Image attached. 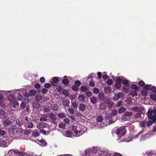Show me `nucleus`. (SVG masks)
I'll return each instance as SVG.
<instances>
[{"label":"nucleus","mask_w":156,"mask_h":156,"mask_svg":"<svg viewBox=\"0 0 156 156\" xmlns=\"http://www.w3.org/2000/svg\"><path fill=\"white\" fill-rule=\"evenodd\" d=\"M29 100L27 98H24L22 100V103L23 104H24L25 105H27L29 103Z\"/></svg>","instance_id":"nucleus-23"},{"label":"nucleus","mask_w":156,"mask_h":156,"mask_svg":"<svg viewBox=\"0 0 156 156\" xmlns=\"http://www.w3.org/2000/svg\"><path fill=\"white\" fill-rule=\"evenodd\" d=\"M12 106L15 108H17L19 106V103L18 102L15 101H13L12 102Z\"/></svg>","instance_id":"nucleus-28"},{"label":"nucleus","mask_w":156,"mask_h":156,"mask_svg":"<svg viewBox=\"0 0 156 156\" xmlns=\"http://www.w3.org/2000/svg\"><path fill=\"white\" fill-rule=\"evenodd\" d=\"M65 135L66 137H71L72 135V133L71 131L69 130H67L66 131Z\"/></svg>","instance_id":"nucleus-15"},{"label":"nucleus","mask_w":156,"mask_h":156,"mask_svg":"<svg viewBox=\"0 0 156 156\" xmlns=\"http://www.w3.org/2000/svg\"><path fill=\"white\" fill-rule=\"evenodd\" d=\"M56 89L59 92L61 91L62 90V86H57Z\"/></svg>","instance_id":"nucleus-59"},{"label":"nucleus","mask_w":156,"mask_h":156,"mask_svg":"<svg viewBox=\"0 0 156 156\" xmlns=\"http://www.w3.org/2000/svg\"><path fill=\"white\" fill-rule=\"evenodd\" d=\"M86 105L83 104H80L79 106V110L82 112L84 111L86 108Z\"/></svg>","instance_id":"nucleus-9"},{"label":"nucleus","mask_w":156,"mask_h":156,"mask_svg":"<svg viewBox=\"0 0 156 156\" xmlns=\"http://www.w3.org/2000/svg\"><path fill=\"white\" fill-rule=\"evenodd\" d=\"M103 119L101 116H98L96 119L97 121L98 122H101Z\"/></svg>","instance_id":"nucleus-33"},{"label":"nucleus","mask_w":156,"mask_h":156,"mask_svg":"<svg viewBox=\"0 0 156 156\" xmlns=\"http://www.w3.org/2000/svg\"><path fill=\"white\" fill-rule=\"evenodd\" d=\"M85 94L86 95V96L88 97H90L92 95L90 91H87Z\"/></svg>","instance_id":"nucleus-61"},{"label":"nucleus","mask_w":156,"mask_h":156,"mask_svg":"<svg viewBox=\"0 0 156 156\" xmlns=\"http://www.w3.org/2000/svg\"><path fill=\"white\" fill-rule=\"evenodd\" d=\"M124 85H127L128 83V81L127 80H122V83Z\"/></svg>","instance_id":"nucleus-53"},{"label":"nucleus","mask_w":156,"mask_h":156,"mask_svg":"<svg viewBox=\"0 0 156 156\" xmlns=\"http://www.w3.org/2000/svg\"><path fill=\"white\" fill-rule=\"evenodd\" d=\"M6 114L5 111L3 109H0V115H4Z\"/></svg>","instance_id":"nucleus-51"},{"label":"nucleus","mask_w":156,"mask_h":156,"mask_svg":"<svg viewBox=\"0 0 156 156\" xmlns=\"http://www.w3.org/2000/svg\"><path fill=\"white\" fill-rule=\"evenodd\" d=\"M1 138H0V146L3 147H6L8 145V142H6L4 140L1 139Z\"/></svg>","instance_id":"nucleus-6"},{"label":"nucleus","mask_w":156,"mask_h":156,"mask_svg":"<svg viewBox=\"0 0 156 156\" xmlns=\"http://www.w3.org/2000/svg\"><path fill=\"white\" fill-rule=\"evenodd\" d=\"M81 84V82L79 80L76 81L74 82V85L78 87Z\"/></svg>","instance_id":"nucleus-43"},{"label":"nucleus","mask_w":156,"mask_h":156,"mask_svg":"<svg viewBox=\"0 0 156 156\" xmlns=\"http://www.w3.org/2000/svg\"><path fill=\"white\" fill-rule=\"evenodd\" d=\"M78 99L80 101L83 102L85 99V98L83 95H80L78 96Z\"/></svg>","instance_id":"nucleus-21"},{"label":"nucleus","mask_w":156,"mask_h":156,"mask_svg":"<svg viewBox=\"0 0 156 156\" xmlns=\"http://www.w3.org/2000/svg\"><path fill=\"white\" fill-rule=\"evenodd\" d=\"M39 135V133L38 132L35 131L32 134V136L34 137H36Z\"/></svg>","instance_id":"nucleus-39"},{"label":"nucleus","mask_w":156,"mask_h":156,"mask_svg":"<svg viewBox=\"0 0 156 156\" xmlns=\"http://www.w3.org/2000/svg\"><path fill=\"white\" fill-rule=\"evenodd\" d=\"M68 111L71 114H73L74 113V111L72 108H69L68 109Z\"/></svg>","instance_id":"nucleus-52"},{"label":"nucleus","mask_w":156,"mask_h":156,"mask_svg":"<svg viewBox=\"0 0 156 156\" xmlns=\"http://www.w3.org/2000/svg\"><path fill=\"white\" fill-rule=\"evenodd\" d=\"M70 120L69 119L67 118H66L64 119V122L66 123H69Z\"/></svg>","instance_id":"nucleus-64"},{"label":"nucleus","mask_w":156,"mask_h":156,"mask_svg":"<svg viewBox=\"0 0 156 156\" xmlns=\"http://www.w3.org/2000/svg\"><path fill=\"white\" fill-rule=\"evenodd\" d=\"M5 131L0 130V136L3 137V136H5Z\"/></svg>","instance_id":"nucleus-41"},{"label":"nucleus","mask_w":156,"mask_h":156,"mask_svg":"<svg viewBox=\"0 0 156 156\" xmlns=\"http://www.w3.org/2000/svg\"><path fill=\"white\" fill-rule=\"evenodd\" d=\"M138 84L139 85H140V86L143 87L144 86H145V83L143 81H140L138 83Z\"/></svg>","instance_id":"nucleus-50"},{"label":"nucleus","mask_w":156,"mask_h":156,"mask_svg":"<svg viewBox=\"0 0 156 156\" xmlns=\"http://www.w3.org/2000/svg\"><path fill=\"white\" fill-rule=\"evenodd\" d=\"M42 97L41 95L37 94L35 97V99L37 101H41L42 100Z\"/></svg>","instance_id":"nucleus-20"},{"label":"nucleus","mask_w":156,"mask_h":156,"mask_svg":"<svg viewBox=\"0 0 156 156\" xmlns=\"http://www.w3.org/2000/svg\"><path fill=\"white\" fill-rule=\"evenodd\" d=\"M72 105L73 107L76 108H77L78 106V104L76 102H72Z\"/></svg>","instance_id":"nucleus-48"},{"label":"nucleus","mask_w":156,"mask_h":156,"mask_svg":"<svg viewBox=\"0 0 156 156\" xmlns=\"http://www.w3.org/2000/svg\"><path fill=\"white\" fill-rule=\"evenodd\" d=\"M80 90L82 91L85 92L87 90V89L86 87L82 86L80 87Z\"/></svg>","instance_id":"nucleus-37"},{"label":"nucleus","mask_w":156,"mask_h":156,"mask_svg":"<svg viewBox=\"0 0 156 156\" xmlns=\"http://www.w3.org/2000/svg\"><path fill=\"white\" fill-rule=\"evenodd\" d=\"M63 94L66 96H68L69 95V92L68 90H64L62 91Z\"/></svg>","instance_id":"nucleus-35"},{"label":"nucleus","mask_w":156,"mask_h":156,"mask_svg":"<svg viewBox=\"0 0 156 156\" xmlns=\"http://www.w3.org/2000/svg\"><path fill=\"white\" fill-rule=\"evenodd\" d=\"M98 98L100 100H103L105 99V96L103 92H100L98 94Z\"/></svg>","instance_id":"nucleus-16"},{"label":"nucleus","mask_w":156,"mask_h":156,"mask_svg":"<svg viewBox=\"0 0 156 156\" xmlns=\"http://www.w3.org/2000/svg\"><path fill=\"white\" fill-rule=\"evenodd\" d=\"M72 89L74 90H78V87L75 85H73L72 87Z\"/></svg>","instance_id":"nucleus-57"},{"label":"nucleus","mask_w":156,"mask_h":156,"mask_svg":"<svg viewBox=\"0 0 156 156\" xmlns=\"http://www.w3.org/2000/svg\"><path fill=\"white\" fill-rule=\"evenodd\" d=\"M48 116L53 122L56 120V115L54 113H50L48 115Z\"/></svg>","instance_id":"nucleus-8"},{"label":"nucleus","mask_w":156,"mask_h":156,"mask_svg":"<svg viewBox=\"0 0 156 156\" xmlns=\"http://www.w3.org/2000/svg\"><path fill=\"white\" fill-rule=\"evenodd\" d=\"M124 115H126L129 117V116H131L132 115V113L130 112H126L124 113Z\"/></svg>","instance_id":"nucleus-49"},{"label":"nucleus","mask_w":156,"mask_h":156,"mask_svg":"<svg viewBox=\"0 0 156 156\" xmlns=\"http://www.w3.org/2000/svg\"><path fill=\"white\" fill-rule=\"evenodd\" d=\"M53 82H51V84L52 85H54V83H56L58 81V78L57 77H54L52 79Z\"/></svg>","instance_id":"nucleus-14"},{"label":"nucleus","mask_w":156,"mask_h":156,"mask_svg":"<svg viewBox=\"0 0 156 156\" xmlns=\"http://www.w3.org/2000/svg\"><path fill=\"white\" fill-rule=\"evenodd\" d=\"M150 98L151 99L154 101H156V95L152 94L150 95Z\"/></svg>","instance_id":"nucleus-36"},{"label":"nucleus","mask_w":156,"mask_h":156,"mask_svg":"<svg viewBox=\"0 0 156 156\" xmlns=\"http://www.w3.org/2000/svg\"><path fill=\"white\" fill-rule=\"evenodd\" d=\"M121 87V84L116 83L115 84V87L116 89H119Z\"/></svg>","instance_id":"nucleus-47"},{"label":"nucleus","mask_w":156,"mask_h":156,"mask_svg":"<svg viewBox=\"0 0 156 156\" xmlns=\"http://www.w3.org/2000/svg\"><path fill=\"white\" fill-rule=\"evenodd\" d=\"M152 85L151 84H146L144 87V88L147 90H150L151 88Z\"/></svg>","instance_id":"nucleus-27"},{"label":"nucleus","mask_w":156,"mask_h":156,"mask_svg":"<svg viewBox=\"0 0 156 156\" xmlns=\"http://www.w3.org/2000/svg\"><path fill=\"white\" fill-rule=\"evenodd\" d=\"M139 125L141 127H143L146 125V122L145 121H141L139 123Z\"/></svg>","instance_id":"nucleus-29"},{"label":"nucleus","mask_w":156,"mask_h":156,"mask_svg":"<svg viewBox=\"0 0 156 156\" xmlns=\"http://www.w3.org/2000/svg\"><path fill=\"white\" fill-rule=\"evenodd\" d=\"M139 108L137 107V118L140 117H142V115L144 116V115L143 112H138Z\"/></svg>","instance_id":"nucleus-24"},{"label":"nucleus","mask_w":156,"mask_h":156,"mask_svg":"<svg viewBox=\"0 0 156 156\" xmlns=\"http://www.w3.org/2000/svg\"><path fill=\"white\" fill-rule=\"evenodd\" d=\"M149 118L154 123L156 122V108H154L152 109H149L147 114Z\"/></svg>","instance_id":"nucleus-1"},{"label":"nucleus","mask_w":156,"mask_h":156,"mask_svg":"<svg viewBox=\"0 0 156 156\" xmlns=\"http://www.w3.org/2000/svg\"><path fill=\"white\" fill-rule=\"evenodd\" d=\"M93 91L95 94H98L99 93V90L97 88H94L93 90Z\"/></svg>","instance_id":"nucleus-44"},{"label":"nucleus","mask_w":156,"mask_h":156,"mask_svg":"<svg viewBox=\"0 0 156 156\" xmlns=\"http://www.w3.org/2000/svg\"><path fill=\"white\" fill-rule=\"evenodd\" d=\"M122 119L124 121H126L128 120L129 119V117L126 115H124H124L122 116Z\"/></svg>","instance_id":"nucleus-30"},{"label":"nucleus","mask_w":156,"mask_h":156,"mask_svg":"<svg viewBox=\"0 0 156 156\" xmlns=\"http://www.w3.org/2000/svg\"><path fill=\"white\" fill-rule=\"evenodd\" d=\"M22 98L23 96L21 94H18V96L17 97V99L19 101L22 100Z\"/></svg>","instance_id":"nucleus-63"},{"label":"nucleus","mask_w":156,"mask_h":156,"mask_svg":"<svg viewBox=\"0 0 156 156\" xmlns=\"http://www.w3.org/2000/svg\"><path fill=\"white\" fill-rule=\"evenodd\" d=\"M91 102L93 104H95L97 102V100L95 97H93L90 98Z\"/></svg>","instance_id":"nucleus-19"},{"label":"nucleus","mask_w":156,"mask_h":156,"mask_svg":"<svg viewBox=\"0 0 156 156\" xmlns=\"http://www.w3.org/2000/svg\"><path fill=\"white\" fill-rule=\"evenodd\" d=\"M16 124L18 125L19 126L18 127H20L21 126V125L23 124L19 120H17L16 121Z\"/></svg>","instance_id":"nucleus-58"},{"label":"nucleus","mask_w":156,"mask_h":156,"mask_svg":"<svg viewBox=\"0 0 156 156\" xmlns=\"http://www.w3.org/2000/svg\"><path fill=\"white\" fill-rule=\"evenodd\" d=\"M3 124L4 127H7L12 124V122L9 119H5L3 121Z\"/></svg>","instance_id":"nucleus-5"},{"label":"nucleus","mask_w":156,"mask_h":156,"mask_svg":"<svg viewBox=\"0 0 156 156\" xmlns=\"http://www.w3.org/2000/svg\"><path fill=\"white\" fill-rule=\"evenodd\" d=\"M18 152H19V151L17 149H12L9 151V153L11 154H17Z\"/></svg>","instance_id":"nucleus-25"},{"label":"nucleus","mask_w":156,"mask_h":156,"mask_svg":"<svg viewBox=\"0 0 156 156\" xmlns=\"http://www.w3.org/2000/svg\"><path fill=\"white\" fill-rule=\"evenodd\" d=\"M58 115L59 117L61 118H63L66 117L65 113L63 112L59 113Z\"/></svg>","instance_id":"nucleus-31"},{"label":"nucleus","mask_w":156,"mask_h":156,"mask_svg":"<svg viewBox=\"0 0 156 156\" xmlns=\"http://www.w3.org/2000/svg\"><path fill=\"white\" fill-rule=\"evenodd\" d=\"M119 98V96L118 94L115 95L113 98V99L114 101H117Z\"/></svg>","instance_id":"nucleus-54"},{"label":"nucleus","mask_w":156,"mask_h":156,"mask_svg":"<svg viewBox=\"0 0 156 156\" xmlns=\"http://www.w3.org/2000/svg\"><path fill=\"white\" fill-rule=\"evenodd\" d=\"M141 93L143 95L145 96L147 95V91L144 90H142L141 91Z\"/></svg>","instance_id":"nucleus-55"},{"label":"nucleus","mask_w":156,"mask_h":156,"mask_svg":"<svg viewBox=\"0 0 156 156\" xmlns=\"http://www.w3.org/2000/svg\"><path fill=\"white\" fill-rule=\"evenodd\" d=\"M27 126L28 128H32L33 126V124L32 122H30L27 123Z\"/></svg>","instance_id":"nucleus-32"},{"label":"nucleus","mask_w":156,"mask_h":156,"mask_svg":"<svg viewBox=\"0 0 156 156\" xmlns=\"http://www.w3.org/2000/svg\"><path fill=\"white\" fill-rule=\"evenodd\" d=\"M126 108L123 107H120L118 110V112L119 113H121L124 112L126 110Z\"/></svg>","instance_id":"nucleus-26"},{"label":"nucleus","mask_w":156,"mask_h":156,"mask_svg":"<svg viewBox=\"0 0 156 156\" xmlns=\"http://www.w3.org/2000/svg\"><path fill=\"white\" fill-rule=\"evenodd\" d=\"M117 110L115 109H114L112 111L111 115L113 116L117 114Z\"/></svg>","instance_id":"nucleus-40"},{"label":"nucleus","mask_w":156,"mask_h":156,"mask_svg":"<svg viewBox=\"0 0 156 156\" xmlns=\"http://www.w3.org/2000/svg\"><path fill=\"white\" fill-rule=\"evenodd\" d=\"M111 90L112 89L110 87H106L105 88L104 91L105 93L108 94L110 93Z\"/></svg>","instance_id":"nucleus-12"},{"label":"nucleus","mask_w":156,"mask_h":156,"mask_svg":"<svg viewBox=\"0 0 156 156\" xmlns=\"http://www.w3.org/2000/svg\"><path fill=\"white\" fill-rule=\"evenodd\" d=\"M36 94V91L34 90H31L29 91V93H25V95L28 97L29 96H32L35 95Z\"/></svg>","instance_id":"nucleus-4"},{"label":"nucleus","mask_w":156,"mask_h":156,"mask_svg":"<svg viewBox=\"0 0 156 156\" xmlns=\"http://www.w3.org/2000/svg\"><path fill=\"white\" fill-rule=\"evenodd\" d=\"M32 133V131L30 129H27L25 130V134L28 135V134H30Z\"/></svg>","instance_id":"nucleus-56"},{"label":"nucleus","mask_w":156,"mask_h":156,"mask_svg":"<svg viewBox=\"0 0 156 156\" xmlns=\"http://www.w3.org/2000/svg\"><path fill=\"white\" fill-rule=\"evenodd\" d=\"M51 108L52 110L55 111L58 109V106L56 104H53L51 105Z\"/></svg>","instance_id":"nucleus-11"},{"label":"nucleus","mask_w":156,"mask_h":156,"mask_svg":"<svg viewBox=\"0 0 156 156\" xmlns=\"http://www.w3.org/2000/svg\"><path fill=\"white\" fill-rule=\"evenodd\" d=\"M62 82L65 85L67 86L69 84V81L68 79H64L62 80Z\"/></svg>","instance_id":"nucleus-22"},{"label":"nucleus","mask_w":156,"mask_h":156,"mask_svg":"<svg viewBox=\"0 0 156 156\" xmlns=\"http://www.w3.org/2000/svg\"><path fill=\"white\" fill-rule=\"evenodd\" d=\"M17 127L16 126H12L11 131L13 133V134H16V130H17Z\"/></svg>","instance_id":"nucleus-17"},{"label":"nucleus","mask_w":156,"mask_h":156,"mask_svg":"<svg viewBox=\"0 0 156 156\" xmlns=\"http://www.w3.org/2000/svg\"><path fill=\"white\" fill-rule=\"evenodd\" d=\"M33 106L34 108L37 109L40 107V105L37 103H36L33 104Z\"/></svg>","instance_id":"nucleus-42"},{"label":"nucleus","mask_w":156,"mask_h":156,"mask_svg":"<svg viewBox=\"0 0 156 156\" xmlns=\"http://www.w3.org/2000/svg\"><path fill=\"white\" fill-rule=\"evenodd\" d=\"M8 99L10 101H12L14 99V97L12 94H10L8 97Z\"/></svg>","instance_id":"nucleus-38"},{"label":"nucleus","mask_w":156,"mask_h":156,"mask_svg":"<svg viewBox=\"0 0 156 156\" xmlns=\"http://www.w3.org/2000/svg\"><path fill=\"white\" fill-rule=\"evenodd\" d=\"M116 83L121 84L122 83V79L120 77H118L116 79Z\"/></svg>","instance_id":"nucleus-45"},{"label":"nucleus","mask_w":156,"mask_h":156,"mask_svg":"<svg viewBox=\"0 0 156 156\" xmlns=\"http://www.w3.org/2000/svg\"><path fill=\"white\" fill-rule=\"evenodd\" d=\"M130 94L133 96H136V90H133L130 92Z\"/></svg>","instance_id":"nucleus-34"},{"label":"nucleus","mask_w":156,"mask_h":156,"mask_svg":"<svg viewBox=\"0 0 156 156\" xmlns=\"http://www.w3.org/2000/svg\"><path fill=\"white\" fill-rule=\"evenodd\" d=\"M48 90L46 88H43L41 90L42 93L43 94H46L48 92Z\"/></svg>","instance_id":"nucleus-62"},{"label":"nucleus","mask_w":156,"mask_h":156,"mask_svg":"<svg viewBox=\"0 0 156 156\" xmlns=\"http://www.w3.org/2000/svg\"><path fill=\"white\" fill-rule=\"evenodd\" d=\"M113 83V80L112 79H109L107 82V84L108 85H111Z\"/></svg>","instance_id":"nucleus-60"},{"label":"nucleus","mask_w":156,"mask_h":156,"mask_svg":"<svg viewBox=\"0 0 156 156\" xmlns=\"http://www.w3.org/2000/svg\"><path fill=\"white\" fill-rule=\"evenodd\" d=\"M99 109L101 110H105L106 108V105L103 103H101L99 105Z\"/></svg>","instance_id":"nucleus-13"},{"label":"nucleus","mask_w":156,"mask_h":156,"mask_svg":"<svg viewBox=\"0 0 156 156\" xmlns=\"http://www.w3.org/2000/svg\"><path fill=\"white\" fill-rule=\"evenodd\" d=\"M85 155L86 156H91L92 154L90 151V149H87L85 151Z\"/></svg>","instance_id":"nucleus-18"},{"label":"nucleus","mask_w":156,"mask_h":156,"mask_svg":"<svg viewBox=\"0 0 156 156\" xmlns=\"http://www.w3.org/2000/svg\"><path fill=\"white\" fill-rule=\"evenodd\" d=\"M150 90H151L152 92L155 93L156 94V88L155 87L153 86L152 85L151 88Z\"/></svg>","instance_id":"nucleus-46"},{"label":"nucleus","mask_w":156,"mask_h":156,"mask_svg":"<svg viewBox=\"0 0 156 156\" xmlns=\"http://www.w3.org/2000/svg\"><path fill=\"white\" fill-rule=\"evenodd\" d=\"M126 133V129L123 126H121L119 128L117 131L116 133L119 136L120 138V137L125 135Z\"/></svg>","instance_id":"nucleus-3"},{"label":"nucleus","mask_w":156,"mask_h":156,"mask_svg":"<svg viewBox=\"0 0 156 156\" xmlns=\"http://www.w3.org/2000/svg\"><path fill=\"white\" fill-rule=\"evenodd\" d=\"M47 126V124L44 122H41L39 124L38 126V128L40 129V128L43 129L46 127Z\"/></svg>","instance_id":"nucleus-7"},{"label":"nucleus","mask_w":156,"mask_h":156,"mask_svg":"<svg viewBox=\"0 0 156 156\" xmlns=\"http://www.w3.org/2000/svg\"><path fill=\"white\" fill-rule=\"evenodd\" d=\"M82 125L80 124L73 125L72 126V130L76 135H79L80 134H82Z\"/></svg>","instance_id":"nucleus-2"},{"label":"nucleus","mask_w":156,"mask_h":156,"mask_svg":"<svg viewBox=\"0 0 156 156\" xmlns=\"http://www.w3.org/2000/svg\"><path fill=\"white\" fill-rule=\"evenodd\" d=\"M70 101L68 99H65L62 101V104L63 106L68 107L69 106Z\"/></svg>","instance_id":"nucleus-10"}]
</instances>
